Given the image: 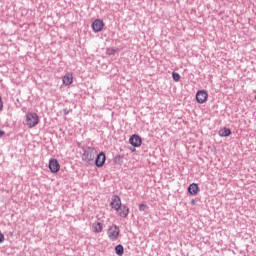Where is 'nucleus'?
<instances>
[{
	"label": "nucleus",
	"mask_w": 256,
	"mask_h": 256,
	"mask_svg": "<svg viewBox=\"0 0 256 256\" xmlns=\"http://www.w3.org/2000/svg\"><path fill=\"white\" fill-rule=\"evenodd\" d=\"M82 151V161H84L85 163H93V161H95V157L97 156V150L94 147H83Z\"/></svg>",
	"instance_id": "1"
},
{
	"label": "nucleus",
	"mask_w": 256,
	"mask_h": 256,
	"mask_svg": "<svg viewBox=\"0 0 256 256\" xmlns=\"http://www.w3.org/2000/svg\"><path fill=\"white\" fill-rule=\"evenodd\" d=\"M26 125L29 127V129H33V127H37V125H39V115L33 112L27 113Z\"/></svg>",
	"instance_id": "2"
},
{
	"label": "nucleus",
	"mask_w": 256,
	"mask_h": 256,
	"mask_svg": "<svg viewBox=\"0 0 256 256\" xmlns=\"http://www.w3.org/2000/svg\"><path fill=\"white\" fill-rule=\"evenodd\" d=\"M119 233H121V231L119 230V226L117 225L109 227L107 231V235L110 241H117V239H119Z\"/></svg>",
	"instance_id": "3"
},
{
	"label": "nucleus",
	"mask_w": 256,
	"mask_h": 256,
	"mask_svg": "<svg viewBox=\"0 0 256 256\" xmlns=\"http://www.w3.org/2000/svg\"><path fill=\"white\" fill-rule=\"evenodd\" d=\"M49 169L51 173H59V170L61 169V164H59V161L57 159L53 158L49 161Z\"/></svg>",
	"instance_id": "4"
},
{
	"label": "nucleus",
	"mask_w": 256,
	"mask_h": 256,
	"mask_svg": "<svg viewBox=\"0 0 256 256\" xmlns=\"http://www.w3.org/2000/svg\"><path fill=\"white\" fill-rule=\"evenodd\" d=\"M121 205V197L113 195L110 207L114 209V211H119V209H121Z\"/></svg>",
	"instance_id": "5"
},
{
	"label": "nucleus",
	"mask_w": 256,
	"mask_h": 256,
	"mask_svg": "<svg viewBox=\"0 0 256 256\" xmlns=\"http://www.w3.org/2000/svg\"><path fill=\"white\" fill-rule=\"evenodd\" d=\"M103 27H105V23L101 19H96L94 20V23H92V30L94 33L103 31Z\"/></svg>",
	"instance_id": "6"
},
{
	"label": "nucleus",
	"mask_w": 256,
	"mask_h": 256,
	"mask_svg": "<svg viewBox=\"0 0 256 256\" xmlns=\"http://www.w3.org/2000/svg\"><path fill=\"white\" fill-rule=\"evenodd\" d=\"M105 161H107V156L105 152H100L95 159L96 167H103L105 165Z\"/></svg>",
	"instance_id": "7"
},
{
	"label": "nucleus",
	"mask_w": 256,
	"mask_h": 256,
	"mask_svg": "<svg viewBox=\"0 0 256 256\" xmlns=\"http://www.w3.org/2000/svg\"><path fill=\"white\" fill-rule=\"evenodd\" d=\"M207 97H209V94H207V91H205V90H199L196 93L197 103H200V104L205 103V101H207Z\"/></svg>",
	"instance_id": "8"
},
{
	"label": "nucleus",
	"mask_w": 256,
	"mask_h": 256,
	"mask_svg": "<svg viewBox=\"0 0 256 256\" xmlns=\"http://www.w3.org/2000/svg\"><path fill=\"white\" fill-rule=\"evenodd\" d=\"M129 143L132 145V147H141L143 140L141 139V136L134 134L130 137Z\"/></svg>",
	"instance_id": "9"
},
{
	"label": "nucleus",
	"mask_w": 256,
	"mask_h": 256,
	"mask_svg": "<svg viewBox=\"0 0 256 256\" xmlns=\"http://www.w3.org/2000/svg\"><path fill=\"white\" fill-rule=\"evenodd\" d=\"M119 217L127 218L129 216V207L127 205H121L118 211Z\"/></svg>",
	"instance_id": "10"
},
{
	"label": "nucleus",
	"mask_w": 256,
	"mask_h": 256,
	"mask_svg": "<svg viewBox=\"0 0 256 256\" xmlns=\"http://www.w3.org/2000/svg\"><path fill=\"white\" fill-rule=\"evenodd\" d=\"M188 192L190 195H197L199 193V185L197 183H192L188 187Z\"/></svg>",
	"instance_id": "11"
},
{
	"label": "nucleus",
	"mask_w": 256,
	"mask_h": 256,
	"mask_svg": "<svg viewBox=\"0 0 256 256\" xmlns=\"http://www.w3.org/2000/svg\"><path fill=\"white\" fill-rule=\"evenodd\" d=\"M62 81H63L64 85H66V86L71 85L73 83V74H71V73L65 74Z\"/></svg>",
	"instance_id": "12"
},
{
	"label": "nucleus",
	"mask_w": 256,
	"mask_h": 256,
	"mask_svg": "<svg viewBox=\"0 0 256 256\" xmlns=\"http://www.w3.org/2000/svg\"><path fill=\"white\" fill-rule=\"evenodd\" d=\"M220 137H229L231 135V129L229 128H222L219 130Z\"/></svg>",
	"instance_id": "13"
},
{
	"label": "nucleus",
	"mask_w": 256,
	"mask_h": 256,
	"mask_svg": "<svg viewBox=\"0 0 256 256\" xmlns=\"http://www.w3.org/2000/svg\"><path fill=\"white\" fill-rule=\"evenodd\" d=\"M115 253L118 256H123V254L125 253V248H123V245L119 244L115 246Z\"/></svg>",
	"instance_id": "14"
},
{
	"label": "nucleus",
	"mask_w": 256,
	"mask_h": 256,
	"mask_svg": "<svg viewBox=\"0 0 256 256\" xmlns=\"http://www.w3.org/2000/svg\"><path fill=\"white\" fill-rule=\"evenodd\" d=\"M93 228L95 233H101V231H103V224L98 222L97 224H93Z\"/></svg>",
	"instance_id": "15"
},
{
	"label": "nucleus",
	"mask_w": 256,
	"mask_h": 256,
	"mask_svg": "<svg viewBox=\"0 0 256 256\" xmlns=\"http://www.w3.org/2000/svg\"><path fill=\"white\" fill-rule=\"evenodd\" d=\"M172 79H173V81H176V82L181 81V75L177 72H173Z\"/></svg>",
	"instance_id": "16"
},
{
	"label": "nucleus",
	"mask_w": 256,
	"mask_h": 256,
	"mask_svg": "<svg viewBox=\"0 0 256 256\" xmlns=\"http://www.w3.org/2000/svg\"><path fill=\"white\" fill-rule=\"evenodd\" d=\"M114 163H116L117 165L123 164V159L121 158V155H117L114 157Z\"/></svg>",
	"instance_id": "17"
},
{
	"label": "nucleus",
	"mask_w": 256,
	"mask_h": 256,
	"mask_svg": "<svg viewBox=\"0 0 256 256\" xmlns=\"http://www.w3.org/2000/svg\"><path fill=\"white\" fill-rule=\"evenodd\" d=\"M115 53H117V50H115V49H109V50H107V55H115Z\"/></svg>",
	"instance_id": "18"
},
{
	"label": "nucleus",
	"mask_w": 256,
	"mask_h": 256,
	"mask_svg": "<svg viewBox=\"0 0 256 256\" xmlns=\"http://www.w3.org/2000/svg\"><path fill=\"white\" fill-rule=\"evenodd\" d=\"M146 209H147V205H145V204L139 205V211H145Z\"/></svg>",
	"instance_id": "19"
},
{
	"label": "nucleus",
	"mask_w": 256,
	"mask_h": 256,
	"mask_svg": "<svg viewBox=\"0 0 256 256\" xmlns=\"http://www.w3.org/2000/svg\"><path fill=\"white\" fill-rule=\"evenodd\" d=\"M3 241H5V235L0 232V243H3Z\"/></svg>",
	"instance_id": "20"
},
{
	"label": "nucleus",
	"mask_w": 256,
	"mask_h": 256,
	"mask_svg": "<svg viewBox=\"0 0 256 256\" xmlns=\"http://www.w3.org/2000/svg\"><path fill=\"white\" fill-rule=\"evenodd\" d=\"M62 111H63L64 115H69L71 110L64 108Z\"/></svg>",
	"instance_id": "21"
},
{
	"label": "nucleus",
	"mask_w": 256,
	"mask_h": 256,
	"mask_svg": "<svg viewBox=\"0 0 256 256\" xmlns=\"http://www.w3.org/2000/svg\"><path fill=\"white\" fill-rule=\"evenodd\" d=\"M3 135H5V131L0 130V137H3Z\"/></svg>",
	"instance_id": "22"
},
{
	"label": "nucleus",
	"mask_w": 256,
	"mask_h": 256,
	"mask_svg": "<svg viewBox=\"0 0 256 256\" xmlns=\"http://www.w3.org/2000/svg\"><path fill=\"white\" fill-rule=\"evenodd\" d=\"M191 205H195V200H191Z\"/></svg>",
	"instance_id": "23"
}]
</instances>
